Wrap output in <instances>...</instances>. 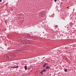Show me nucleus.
Segmentation results:
<instances>
[{
	"label": "nucleus",
	"instance_id": "1",
	"mask_svg": "<svg viewBox=\"0 0 76 76\" xmlns=\"http://www.w3.org/2000/svg\"><path fill=\"white\" fill-rule=\"evenodd\" d=\"M19 67V66H13L11 67L12 69H13V68H18Z\"/></svg>",
	"mask_w": 76,
	"mask_h": 76
},
{
	"label": "nucleus",
	"instance_id": "7",
	"mask_svg": "<svg viewBox=\"0 0 76 76\" xmlns=\"http://www.w3.org/2000/svg\"><path fill=\"white\" fill-rule=\"evenodd\" d=\"M57 26H58L57 25H56L55 26V28H57Z\"/></svg>",
	"mask_w": 76,
	"mask_h": 76
},
{
	"label": "nucleus",
	"instance_id": "10",
	"mask_svg": "<svg viewBox=\"0 0 76 76\" xmlns=\"http://www.w3.org/2000/svg\"><path fill=\"white\" fill-rule=\"evenodd\" d=\"M16 51H19V50L17 49V50Z\"/></svg>",
	"mask_w": 76,
	"mask_h": 76
},
{
	"label": "nucleus",
	"instance_id": "6",
	"mask_svg": "<svg viewBox=\"0 0 76 76\" xmlns=\"http://www.w3.org/2000/svg\"><path fill=\"white\" fill-rule=\"evenodd\" d=\"M42 72V71L40 72L42 74V75H43L44 73L42 72Z\"/></svg>",
	"mask_w": 76,
	"mask_h": 76
},
{
	"label": "nucleus",
	"instance_id": "3",
	"mask_svg": "<svg viewBox=\"0 0 76 76\" xmlns=\"http://www.w3.org/2000/svg\"><path fill=\"white\" fill-rule=\"evenodd\" d=\"M46 69H50V66H48L46 67Z\"/></svg>",
	"mask_w": 76,
	"mask_h": 76
},
{
	"label": "nucleus",
	"instance_id": "13",
	"mask_svg": "<svg viewBox=\"0 0 76 76\" xmlns=\"http://www.w3.org/2000/svg\"><path fill=\"white\" fill-rule=\"evenodd\" d=\"M45 58V57H43V58Z\"/></svg>",
	"mask_w": 76,
	"mask_h": 76
},
{
	"label": "nucleus",
	"instance_id": "8",
	"mask_svg": "<svg viewBox=\"0 0 76 76\" xmlns=\"http://www.w3.org/2000/svg\"><path fill=\"white\" fill-rule=\"evenodd\" d=\"M64 71L66 72H67V69H65L64 70Z\"/></svg>",
	"mask_w": 76,
	"mask_h": 76
},
{
	"label": "nucleus",
	"instance_id": "2",
	"mask_svg": "<svg viewBox=\"0 0 76 76\" xmlns=\"http://www.w3.org/2000/svg\"><path fill=\"white\" fill-rule=\"evenodd\" d=\"M42 71L43 72H46V70L45 69H44L42 70Z\"/></svg>",
	"mask_w": 76,
	"mask_h": 76
},
{
	"label": "nucleus",
	"instance_id": "12",
	"mask_svg": "<svg viewBox=\"0 0 76 76\" xmlns=\"http://www.w3.org/2000/svg\"><path fill=\"white\" fill-rule=\"evenodd\" d=\"M61 4H62V2H61Z\"/></svg>",
	"mask_w": 76,
	"mask_h": 76
},
{
	"label": "nucleus",
	"instance_id": "11",
	"mask_svg": "<svg viewBox=\"0 0 76 76\" xmlns=\"http://www.w3.org/2000/svg\"><path fill=\"white\" fill-rule=\"evenodd\" d=\"M1 1H2V0H0V2H1Z\"/></svg>",
	"mask_w": 76,
	"mask_h": 76
},
{
	"label": "nucleus",
	"instance_id": "5",
	"mask_svg": "<svg viewBox=\"0 0 76 76\" xmlns=\"http://www.w3.org/2000/svg\"><path fill=\"white\" fill-rule=\"evenodd\" d=\"M25 70H26L27 69V66H25Z\"/></svg>",
	"mask_w": 76,
	"mask_h": 76
},
{
	"label": "nucleus",
	"instance_id": "9",
	"mask_svg": "<svg viewBox=\"0 0 76 76\" xmlns=\"http://www.w3.org/2000/svg\"><path fill=\"white\" fill-rule=\"evenodd\" d=\"M55 2H56L57 1V0H54Z\"/></svg>",
	"mask_w": 76,
	"mask_h": 76
},
{
	"label": "nucleus",
	"instance_id": "4",
	"mask_svg": "<svg viewBox=\"0 0 76 76\" xmlns=\"http://www.w3.org/2000/svg\"><path fill=\"white\" fill-rule=\"evenodd\" d=\"M47 63H45V64H44L43 67H45V66H46V65H47Z\"/></svg>",
	"mask_w": 76,
	"mask_h": 76
}]
</instances>
